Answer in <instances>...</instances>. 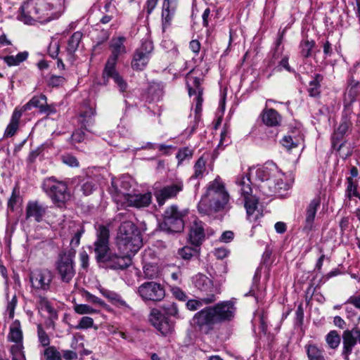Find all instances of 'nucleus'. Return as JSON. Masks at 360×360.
<instances>
[{"instance_id":"62","label":"nucleus","mask_w":360,"mask_h":360,"mask_svg":"<svg viewBox=\"0 0 360 360\" xmlns=\"http://www.w3.org/2000/svg\"><path fill=\"white\" fill-rule=\"evenodd\" d=\"M79 261L81 266L84 269H87L89 265V257L85 250H82L79 252Z\"/></svg>"},{"instance_id":"37","label":"nucleus","mask_w":360,"mask_h":360,"mask_svg":"<svg viewBox=\"0 0 360 360\" xmlns=\"http://www.w3.org/2000/svg\"><path fill=\"white\" fill-rule=\"evenodd\" d=\"M193 174L191 176V179H202L206 172V160L200 157L196 161L193 166Z\"/></svg>"},{"instance_id":"5","label":"nucleus","mask_w":360,"mask_h":360,"mask_svg":"<svg viewBox=\"0 0 360 360\" xmlns=\"http://www.w3.org/2000/svg\"><path fill=\"white\" fill-rule=\"evenodd\" d=\"M130 186L129 182L124 179H116L112 178L109 192L113 200L123 207H134L141 208L148 207L152 200L151 193H129L128 191Z\"/></svg>"},{"instance_id":"14","label":"nucleus","mask_w":360,"mask_h":360,"mask_svg":"<svg viewBox=\"0 0 360 360\" xmlns=\"http://www.w3.org/2000/svg\"><path fill=\"white\" fill-rule=\"evenodd\" d=\"M186 86L190 96H195L193 102L195 103V120H198L202 112V104L203 101L202 91L201 87V80L197 77L189 72L186 75Z\"/></svg>"},{"instance_id":"8","label":"nucleus","mask_w":360,"mask_h":360,"mask_svg":"<svg viewBox=\"0 0 360 360\" xmlns=\"http://www.w3.org/2000/svg\"><path fill=\"white\" fill-rule=\"evenodd\" d=\"M188 214V209H180L176 205L168 207L160 225L161 230L167 233H181L184 229V219Z\"/></svg>"},{"instance_id":"39","label":"nucleus","mask_w":360,"mask_h":360,"mask_svg":"<svg viewBox=\"0 0 360 360\" xmlns=\"http://www.w3.org/2000/svg\"><path fill=\"white\" fill-rule=\"evenodd\" d=\"M309 360H326L323 351L315 345H307L305 346Z\"/></svg>"},{"instance_id":"59","label":"nucleus","mask_w":360,"mask_h":360,"mask_svg":"<svg viewBox=\"0 0 360 360\" xmlns=\"http://www.w3.org/2000/svg\"><path fill=\"white\" fill-rule=\"evenodd\" d=\"M83 297L85 298V300L87 302H91L93 304H96L100 306H104L105 303L104 302L100 299L99 297L92 295L88 291H84L83 293Z\"/></svg>"},{"instance_id":"12","label":"nucleus","mask_w":360,"mask_h":360,"mask_svg":"<svg viewBox=\"0 0 360 360\" xmlns=\"http://www.w3.org/2000/svg\"><path fill=\"white\" fill-rule=\"evenodd\" d=\"M193 283L201 293V300L204 304L212 303L216 300L215 295L219 293V290L214 286L211 279L204 274H198L193 278Z\"/></svg>"},{"instance_id":"63","label":"nucleus","mask_w":360,"mask_h":360,"mask_svg":"<svg viewBox=\"0 0 360 360\" xmlns=\"http://www.w3.org/2000/svg\"><path fill=\"white\" fill-rule=\"evenodd\" d=\"M85 134L82 129L75 130L72 134L71 139L73 143H80L84 140Z\"/></svg>"},{"instance_id":"46","label":"nucleus","mask_w":360,"mask_h":360,"mask_svg":"<svg viewBox=\"0 0 360 360\" xmlns=\"http://www.w3.org/2000/svg\"><path fill=\"white\" fill-rule=\"evenodd\" d=\"M161 308L167 315L175 317L176 319L180 318L179 314V309L176 303H165L161 306Z\"/></svg>"},{"instance_id":"22","label":"nucleus","mask_w":360,"mask_h":360,"mask_svg":"<svg viewBox=\"0 0 360 360\" xmlns=\"http://www.w3.org/2000/svg\"><path fill=\"white\" fill-rule=\"evenodd\" d=\"M283 35L277 39L276 43V49L273 53L272 64H274L278 61V65L274 68V70L277 72H281L283 70H285L289 72H293L294 70L290 66L288 63L289 56L283 55V47H280L282 42Z\"/></svg>"},{"instance_id":"20","label":"nucleus","mask_w":360,"mask_h":360,"mask_svg":"<svg viewBox=\"0 0 360 360\" xmlns=\"http://www.w3.org/2000/svg\"><path fill=\"white\" fill-rule=\"evenodd\" d=\"M148 319L163 335H167L173 331L174 324L165 318L158 309L153 308L150 310Z\"/></svg>"},{"instance_id":"9","label":"nucleus","mask_w":360,"mask_h":360,"mask_svg":"<svg viewBox=\"0 0 360 360\" xmlns=\"http://www.w3.org/2000/svg\"><path fill=\"white\" fill-rule=\"evenodd\" d=\"M236 183L241 196L244 198L248 219L250 221L256 220L257 216L255 215V213L257 208L258 198L256 195H252V182L250 176L248 174L238 176Z\"/></svg>"},{"instance_id":"10","label":"nucleus","mask_w":360,"mask_h":360,"mask_svg":"<svg viewBox=\"0 0 360 360\" xmlns=\"http://www.w3.org/2000/svg\"><path fill=\"white\" fill-rule=\"evenodd\" d=\"M42 188L53 203L58 207H61L70 197L67 184L57 180L54 176L45 179L42 184Z\"/></svg>"},{"instance_id":"64","label":"nucleus","mask_w":360,"mask_h":360,"mask_svg":"<svg viewBox=\"0 0 360 360\" xmlns=\"http://www.w3.org/2000/svg\"><path fill=\"white\" fill-rule=\"evenodd\" d=\"M213 254L217 259H223L228 256L229 250L225 248H218L214 249Z\"/></svg>"},{"instance_id":"3","label":"nucleus","mask_w":360,"mask_h":360,"mask_svg":"<svg viewBox=\"0 0 360 360\" xmlns=\"http://www.w3.org/2000/svg\"><path fill=\"white\" fill-rule=\"evenodd\" d=\"M253 174L262 182L258 188L265 195H282V191H287L290 187V183L286 180L285 174L274 163L266 164L257 169H250L249 175Z\"/></svg>"},{"instance_id":"21","label":"nucleus","mask_w":360,"mask_h":360,"mask_svg":"<svg viewBox=\"0 0 360 360\" xmlns=\"http://www.w3.org/2000/svg\"><path fill=\"white\" fill-rule=\"evenodd\" d=\"M52 273L46 269L36 270L30 274V282L32 288L43 291H48L53 280Z\"/></svg>"},{"instance_id":"38","label":"nucleus","mask_w":360,"mask_h":360,"mask_svg":"<svg viewBox=\"0 0 360 360\" xmlns=\"http://www.w3.org/2000/svg\"><path fill=\"white\" fill-rule=\"evenodd\" d=\"M27 57L28 53L23 51L18 53L16 56H5L3 58V60L8 66H15L25 61Z\"/></svg>"},{"instance_id":"50","label":"nucleus","mask_w":360,"mask_h":360,"mask_svg":"<svg viewBox=\"0 0 360 360\" xmlns=\"http://www.w3.org/2000/svg\"><path fill=\"white\" fill-rule=\"evenodd\" d=\"M46 360H62L60 353L55 347H48L44 351Z\"/></svg>"},{"instance_id":"16","label":"nucleus","mask_w":360,"mask_h":360,"mask_svg":"<svg viewBox=\"0 0 360 360\" xmlns=\"http://www.w3.org/2000/svg\"><path fill=\"white\" fill-rule=\"evenodd\" d=\"M357 342L360 344V328L355 326L351 330H345L342 333V348L341 355L345 360H349Z\"/></svg>"},{"instance_id":"28","label":"nucleus","mask_w":360,"mask_h":360,"mask_svg":"<svg viewBox=\"0 0 360 360\" xmlns=\"http://www.w3.org/2000/svg\"><path fill=\"white\" fill-rule=\"evenodd\" d=\"M360 93V86L359 82L352 81L347 86L344 95L343 104L345 109L349 110L356 97Z\"/></svg>"},{"instance_id":"11","label":"nucleus","mask_w":360,"mask_h":360,"mask_svg":"<svg viewBox=\"0 0 360 360\" xmlns=\"http://www.w3.org/2000/svg\"><path fill=\"white\" fill-rule=\"evenodd\" d=\"M75 251L69 250L68 252H62L58 255L56 266L63 282L70 283L75 275Z\"/></svg>"},{"instance_id":"52","label":"nucleus","mask_w":360,"mask_h":360,"mask_svg":"<svg viewBox=\"0 0 360 360\" xmlns=\"http://www.w3.org/2000/svg\"><path fill=\"white\" fill-rule=\"evenodd\" d=\"M75 311L78 314H93L98 312L88 304H77L74 306Z\"/></svg>"},{"instance_id":"41","label":"nucleus","mask_w":360,"mask_h":360,"mask_svg":"<svg viewBox=\"0 0 360 360\" xmlns=\"http://www.w3.org/2000/svg\"><path fill=\"white\" fill-rule=\"evenodd\" d=\"M345 196L349 200L352 197H356L360 199V194L357 191V184L352 179V177L347 178V188L345 190Z\"/></svg>"},{"instance_id":"61","label":"nucleus","mask_w":360,"mask_h":360,"mask_svg":"<svg viewBox=\"0 0 360 360\" xmlns=\"http://www.w3.org/2000/svg\"><path fill=\"white\" fill-rule=\"evenodd\" d=\"M17 304V298L15 295H13L11 300L8 302L6 311L8 313L10 319H13L14 316V311Z\"/></svg>"},{"instance_id":"51","label":"nucleus","mask_w":360,"mask_h":360,"mask_svg":"<svg viewBox=\"0 0 360 360\" xmlns=\"http://www.w3.org/2000/svg\"><path fill=\"white\" fill-rule=\"evenodd\" d=\"M37 337L42 347H48L50 344V338L41 324L37 325Z\"/></svg>"},{"instance_id":"35","label":"nucleus","mask_w":360,"mask_h":360,"mask_svg":"<svg viewBox=\"0 0 360 360\" xmlns=\"http://www.w3.org/2000/svg\"><path fill=\"white\" fill-rule=\"evenodd\" d=\"M8 339L13 342H22V333L20 329V321L15 320L10 328Z\"/></svg>"},{"instance_id":"1","label":"nucleus","mask_w":360,"mask_h":360,"mask_svg":"<svg viewBox=\"0 0 360 360\" xmlns=\"http://www.w3.org/2000/svg\"><path fill=\"white\" fill-rule=\"evenodd\" d=\"M65 8V0H26L18 10L17 19L28 25L46 23L58 18Z\"/></svg>"},{"instance_id":"19","label":"nucleus","mask_w":360,"mask_h":360,"mask_svg":"<svg viewBox=\"0 0 360 360\" xmlns=\"http://www.w3.org/2000/svg\"><path fill=\"white\" fill-rule=\"evenodd\" d=\"M126 37L123 36L113 37L109 43L111 55L108 58L105 66L110 69L112 65H116L119 57L127 53V48L124 45Z\"/></svg>"},{"instance_id":"55","label":"nucleus","mask_w":360,"mask_h":360,"mask_svg":"<svg viewBox=\"0 0 360 360\" xmlns=\"http://www.w3.org/2000/svg\"><path fill=\"white\" fill-rule=\"evenodd\" d=\"M196 252V249H193L188 246H185L181 248L178 252L179 255L185 260H189Z\"/></svg>"},{"instance_id":"2","label":"nucleus","mask_w":360,"mask_h":360,"mask_svg":"<svg viewBox=\"0 0 360 360\" xmlns=\"http://www.w3.org/2000/svg\"><path fill=\"white\" fill-rule=\"evenodd\" d=\"M231 207L230 195L217 176L207 184L206 192L198 204V210L202 215L212 217L218 212L226 213Z\"/></svg>"},{"instance_id":"33","label":"nucleus","mask_w":360,"mask_h":360,"mask_svg":"<svg viewBox=\"0 0 360 360\" xmlns=\"http://www.w3.org/2000/svg\"><path fill=\"white\" fill-rule=\"evenodd\" d=\"M102 295L108 299L111 303L118 307H128L126 302L117 293L108 290H101Z\"/></svg>"},{"instance_id":"57","label":"nucleus","mask_w":360,"mask_h":360,"mask_svg":"<svg viewBox=\"0 0 360 360\" xmlns=\"http://www.w3.org/2000/svg\"><path fill=\"white\" fill-rule=\"evenodd\" d=\"M170 291L172 295L180 301H186L187 295L179 287L175 285H170Z\"/></svg>"},{"instance_id":"31","label":"nucleus","mask_w":360,"mask_h":360,"mask_svg":"<svg viewBox=\"0 0 360 360\" xmlns=\"http://www.w3.org/2000/svg\"><path fill=\"white\" fill-rule=\"evenodd\" d=\"M22 115V113L18 110V107L15 108L13 110L9 123L4 130V137L10 138L13 136L18 128L20 120Z\"/></svg>"},{"instance_id":"58","label":"nucleus","mask_w":360,"mask_h":360,"mask_svg":"<svg viewBox=\"0 0 360 360\" xmlns=\"http://www.w3.org/2000/svg\"><path fill=\"white\" fill-rule=\"evenodd\" d=\"M65 81V78L63 76L52 75L49 79L48 84L53 87H58L63 85Z\"/></svg>"},{"instance_id":"6","label":"nucleus","mask_w":360,"mask_h":360,"mask_svg":"<svg viewBox=\"0 0 360 360\" xmlns=\"http://www.w3.org/2000/svg\"><path fill=\"white\" fill-rule=\"evenodd\" d=\"M236 307L231 301L219 302L213 307H207L193 316V322L201 330L210 329L215 323L231 321L235 315Z\"/></svg>"},{"instance_id":"45","label":"nucleus","mask_w":360,"mask_h":360,"mask_svg":"<svg viewBox=\"0 0 360 360\" xmlns=\"http://www.w3.org/2000/svg\"><path fill=\"white\" fill-rule=\"evenodd\" d=\"M21 197L20 195L19 190L17 188H14L11 196L10 197L8 202V208L11 211H14L15 209L20 204Z\"/></svg>"},{"instance_id":"15","label":"nucleus","mask_w":360,"mask_h":360,"mask_svg":"<svg viewBox=\"0 0 360 360\" xmlns=\"http://www.w3.org/2000/svg\"><path fill=\"white\" fill-rule=\"evenodd\" d=\"M153 44L150 40L142 41L140 47L137 48L131 60V68L134 70H143L148 65L153 51Z\"/></svg>"},{"instance_id":"48","label":"nucleus","mask_w":360,"mask_h":360,"mask_svg":"<svg viewBox=\"0 0 360 360\" xmlns=\"http://www.w3.org/2000/svg\"><path fill=\"white\" fill-rule=\"evenodd\" d=\"M96 115L95 108L93 106L88 107L85 110L81 113V117L82 118V122L86 127V125H89L92 122V117Z\"/></svg>"},{"instance_id":"29","label":"nucleus","mask_w":360,"mask_h":360,"mask_svg":"<svg viewBox=\"0 0 360 360\" xmlns=\"http://www.w3.org/2000/svg\"><path fill=\"white\" fill-rule=\"evenodd\" d=\"M116 65H112L110 69L108 68V66H105L103 72V79L108 80V79H112L115 83L118 86L120 91L121 92H124L126 91L127 88V84L124 80L122 76L117 72Z\"/></svg>"},{"instance_id":"25","label":"nucleus","mask_w":360,"mask_h":360,"mask_svg":"<svg viewBox=\"0 0 360 360\" xmlns=\"http://www.w3.org/2000/svg\"><path fill=\"white\" fill-rule=\"evenodd\" d=\"M320 206V200L314 198L309 202L306 210L305 220L303 225V231L309 233L313 229L314 222L317 210Z\"/></svg>"},{"instance_id":"26","label":"nucleus","mask_w":360,"mask_h":360,"mask_svg":"<svg viewBox=\"0 0 360 360\" xmlns=\"http://www.w3.org/2000/svg\"><path fill=\"white\" fill-rule=\"evenodd\" d=\"M47 207L38 201H30L26 207V218H34L37 222L42 220L46 212Z\"/></svg>"},{"instance_id":"30","label":"nucleus","mask_w":360,"mask_h":360,"mask_svg":"<svg viewBox=\"0 0 360 360\" xmlns=\"http://www.w3.org/2000/svg\"><path fill=\"white\" fill-rule=\"evenodd\" d=\"M262 119L265 125L271 127L280 126L282 122L281 115L273 108L264 109Z\"/></svg>"},{"instance_id":"44","label":"nucleus","mask_w":360,"mask_h":360,"mask_svg":"<svg viewBox=\"0 0 360 360\" xmlns=\"http://www.w3.org/2000/svg\"><path fill=\"white\" fill-rule=\"evenodd\" d=\"M301 139L297 137H292L291 136H285L281 140V143L288 150L294 148H297L300 144Z\"/></svg>"},{"instance_id":"49","label":"nucleus","mask_w":360,"mask_h":360,"mask_svg":"<svg viewBox=\"0 0 360 360\" xmlns=\"http://www.w3.org/2000/svg\"><path fill=\"white\" fill-rule=\"evenodd\" d=\"M23 349L22 342H14L10 349L12 359H22L25 357Z\"/></svg>"},{"instance_id":"27","label":"nucleus","mask_w":360,"mask_h":360,"mask_svg":"<svg viewBox=\"0 0 360 360\" xmlns=\"http://www.w3.org/2000/svg\"><path fill=\"white\" fill-rule=\"evenodd\" d=\"M177 7V0H164L162 11V27L165 30L172 21Z\"/></svg>"},{"instance_id":"4","label":"nucleus","mask_w":360,"mask_h":360,"mask_svg":"<svg viewBox=\"0 0 360 360\" xmlns=\"http://www.w3.org/2000/svg\"><path fill=\"white\" fill-rule=\"evenodd\" d=\"M96 238L94 243V250L96 262L105 267L112 269H124L130 266V259L120 253H112L110 248V231L103 226H98Z\"/></svg>"},{"instance_id":"13","label":"nucleus","mask_w":360,"mask_h":360,"mask_svg":"<svg viewBox=\"0 0 360 360\" xmlns=\"http://www.w3.org/2000/svg\"><path fill=\"white\" fill-rule=\"evenodd\" d=\"M137 292L145 302H160L165 297L164 286L155 281H147L142 283L138 288Z\"/></svg>"},{"instance_id":"36","label":"nucleus","mask_w":360,"mask_h":360,"mask_svg":"<svg viewBox=\"0 0 360 360\" xmlns=\"http://www.w3.org/2000/svg\"><path fill=\"white\" fill-rule=\"evenodd\" d=\"M96 188L97 183L93 178L86 177L80 183V191L84 195H91Z\"/></svg>"},{"instance_id":"42","label":"nucleus","mask_w":360,"mask_h":360,"mask_svg":"<svg viewBox=\"0 0 360 360\" xmlns=\"http://www.w3.org/2000/svg\"><path fill=\"white\" fill-rule=\"evenodd\" d=\"M82 38V33L81 32H75L72 34L68 41L67 49L69 53H74L77 49Z\"/></svg>"},{"instance_id":"17","label":"nucleus","mask_w":360,"mask_h":360,"mask_svg":"<svg viewBox=\"0 0 360 360\" xmlns=\"http://www.w3.org/2000/svg\"><path fill=\"white\" fill-rule=\"evenodd\" d=\"M184 189V183L182 180L177 179L172 184L163 186L157 189L155 193V197L159 205H163L166 200L174 198Z\"/></svg>"},{"instance_id":"34","label":"nucleus","mask_w":360,"mask_h":360,"mask_svg":"<svg viewBox=\"0 0 360 360\" xmlns=\"http://www.w3.org/2000/svg\"><path fill=\"white\" fill-rule=\"evenodd\" d=\"M148 98L151 101H159L163 95V88L160 83L152 82L148 88Z\"/></svg>"},{"instance_id":"23","label":"nucleus","mask_w":360,"mask_h":360,"mask_svg":"<svg viewBox=\"0 0 360 360\" xmlns=\"http://www.w3.org/2000/svg\"><path fill=\"white\" fill-rule=\"evenodd\" d=\"M351 127V122L347 117H343L340 125L335 130L331 137L332 147L337 151H340L344 145L343 138Z\"/></svg>"},{"instance_id":"56","label":"nucleus","mask_w":360,"mask_h":360,"mask_svg":"<svg viewBox=\"0 0 360 360\" xmlns=\"http://www.w3.org/2000/svg\"><path fill=\"white\" fill-rule=\"evenodd\" d=\"M94 325V319L89 316H83L79 323L75 326V329L82 330V329H88L93 326Z\"/></svg>"},{"instance_id":"53","label":"nucleus","mask_w":360,"mask_h":360,"mask_svg":"<svg viewBox=\"0 0 360 360\" xmlns=\"http://www.w3.org/2000/svg\"><path fill=\"white\" fill-rule=\"evenodd\" d=\"M347 318L356 326L360 321V316H359L353 306H347L345 308Z\"/></svg>"},{"instance_id":"7","label":"nucleus","mask_w":360,"mask_h":360,"mask_svg":"<svg viewBox=\"0 0 360 360\" xmlns=\"http://www.w3.org/2000/svg\"><path fill=\"white\" fill-rule=\"evenodd\" d=\"M117 245L120 253L130 259L142 246L140 231L130 221H124L119 227L117 235Z\"/></svg>"},{"instance_id":"43","label":"nucleus","mask_w":360,"mask_h":360,"mask_svg":"<svg viewBox=\"0 0 360 360\" xmlns=\"http://www.w3.org/2000/svg\"><path fill=\"white\" fill-rule=\"evenodd\" d=\"M341 338L336 330H331L326 335V342L331 349H336L339 347Z\"/></svg>"},{"instance_id":"32","label":"nucleus","mask_w":360,"mask_h":360,"mask_svg":"<svg viewBox=\"0 0 360 360\" xmlns=\"http://www.w3.org/2000/svg\"><path fill=\"white\" fill-rule=\"evenodd\" d=\"M323 76L321 74H314L309 83L307 92L311 97H318L321 94V83Z\"/></svg>"},{"instance_id":"24","label":"nucleus","mask_w":360,"mask_h":360,"mask_svg":"<svg viewBox=\"0 0 360 360\" xmlns=\"http://www.w3.org/2000/svg\"><path fill=\"white\" fill-rule=\"evenodd\" d=\"M205 238V224L195 219L191 225L189 240L192 245L199 247Z\"/></svg>"},{"instance_id":"40","label":"nucleus","mask_w":360,"mask_h":360,"mask_svg":"<svg viewBox=\"0 0 360 360\" xmlns=\"http://www.w3.org/2000/svg\"><path fill=\"white\" fill-rule=\"evenodd\" d=\"M36 303L39 310L47 311L50 316H56V311L53 308L46 297L39 296L37 297Z\"/></svg>"},{"instance_id":"54","label":"nucleus","mask_w":360,"mask_h":360,"mask_svg":"<svg viewBox=\"0 0 360 360\" xmlns=\"http://www.w3.org/2000/svg\"><path fill=\"white\" fill-rule=\"evenodd\" d=\"M193 151L188 147L180 148L176 154V158L179 162H181L186 159H190L193 156Z\"/></svg>"},{"instance_id":"60","label":"nucleus","mask_w":360,"mask_h":360,"mask_svg":"<svg viewBox=\"0 0 360 360\" xmlns=\"http://www.w3.org/2000/svg\"><path fill=\"white\" fill-rule=\"evenodd\" d=\"M62 162L72 167H76L79 166V162L77 159L71 155L67 154L61 157Z\"/></svg>"},{"instance_id":"47","label":"nucleus","mask_w":360,"mask_h":360,"mask_svg":"<svg viewBox=\"0 0 360 360\" xmlns=\"http://www.w3.org/2000/svg\"><path fill=\"white\" fill-rule=\"evenodd\" d=\"M315 46L314 41L304 40L300 43L301 54L304 58H309L311 55V51Z\"/></svg>"},{"instance_id":"18","label":"nucleus","mask_w":360,"mask_h":360,"mask_svg":"<svg viewBox=\"0 0 360 360\" xmlns=\"http://www.w3.org/2000/svg\"><path fill=\"white\" fill-rule=\"evenodd\" d=\"M33 108H38L39 112L47 115L56 112L55 106L47 103V98L44 94L33 96L26 104L22 107H18V110L23 113L25 111L30 110Z\"/></svg>"}]
</instances>
